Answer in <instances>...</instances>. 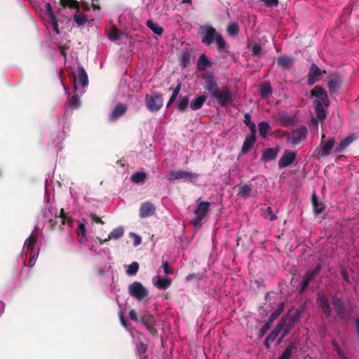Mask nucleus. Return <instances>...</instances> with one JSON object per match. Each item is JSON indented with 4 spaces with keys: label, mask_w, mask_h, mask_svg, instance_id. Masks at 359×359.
<instances>
[{
    "label": "nucleus",
    "mask_w": 359,
    "mask_h": 359,
    "mask_svg": "<svg viewBox=\"0 0 359 359\" xmlns=\"http://www.w3.org/2000/svg\"><path fill=\"white\" fill-rule=\"evenodd\" d=\"M204 83L210 97L215 99L220 107H226L232 104L234 97L231 90L227 86L220 89L219 81L213 75L205 76Z\"/></svg>",
    "instance_id": "f257e3e1"
},
{
    "label": "nucleus",
    "mask_w": 359,
    "mask_h": 359,
    "mask_svg": "<svg viewBox=\"0 0 359 359\" xmlns=\"http://www.w3.org/2000/svg\"><path fill=\"white\" fill-rule=\"evenodd\" d=\"M311 95L317 98L313 101V107L317 118L323 121L327 117L326 109L330 104L327 93L321 86L317 85L311 90Z\"/></svg>",
    "instance_id": "f03ea898"
},
{
    "label": "nucleus",
    "mask_w": 359,
    "mask_h": 359,
    "mask_svg": "<svg viewBox=\"0 0 359 359\" xmlns=\"http://www.w3.org/2000/svg\"><path fill=\"white\" fill-rule=\"evenodd\" d=\"M214 39L217 43L218 50L220 51L225 49L226 44L222 35L217 32L215 27L212 26L208 27L202 36L201 41L206 46H210L213 43Z\"/></svg>",
    "instance_id": "7ed1b4c3"
},
{
    "label": "nucleus",
    "mask_w": 359,
    "mask_h": 359,
    "mask_svg": "<svg viewBox=\"0 0 359 359\" xmlns=\"http://www.w3.org/2000/svg\"><path fill=\"white\" fill-rule=\"evenodd\" d=\"M236 189V196L243 200L248 198H257L259 192L251 182H241L235 187Z\"/></svg>",
    "instance_id": "20e7f679"
},
{
    "label": "nucleus",
    "mask_w": 359,
    "mask_h": 359,
    "mask_svg": "<svg viewBox=\"0 0 359 359\" xmlns=\"http://www.w3.org/2000/svg\"><path fill=\"white\" fill-rule=\"evenodd\" d=\"M210 203L209 202H199L197 208L194 211V218L191 220V224L196 228L200 229L202 225V220L207 215Z\"/></svg>",
    "instance_id": "39448f33"
},
{
    "label": "nucleus",
    "mask_w": 359,
    "mask_h": 359,
    "mask_svg": "<svg viewBox=\"0 0 359 359\" xmlns=\"http://www.w3.org/2000/svg\"><path fill=\"white\" fill-rule=\"evenodd\" d=\"M128 293L138 301L142 300L149 295L148 290L138 281H135L129 285Z\"/></svg>",
    "instance_id": "423d86ee"
},
{
    "label": "nucleus",
    "mask_w": 359,
    "mask_h": 359,
    "mask_svg": "<svg viewBox=\"0 0 359 359\" xmlns=\"http://www.w3.org/2000/svg\"><path fill=\"white\" fill-rule=\"evenodd\" d=\"M145 104L149 111L151 112L158 111L163 104V95L156 93L146 95Z\"/></svg>",
    "instance_id": "0eeeda50"
},
{
    "label": "nucleus",
    "mask_w": 359,
    "mask_h": 359,
    "mask_svg": "<svg viewBox=\"0 0 359 359\" xmlns=\"http://www.w3.org/2000/svg\"><path fill=\"white\" fill-rule=\"evenodd\" d=\"M322 269V265L318 263L311 270H308L304 274L301 283L299 293L302 294L308 287L309 283L318 276Z\"/></svg>",
    "instance_id": "6e6552de"
},
{
    "label": "nucleus",
    "mask_w": 359,
    "mask_h": 359,
    "mask_svg": "<svg viewBox=\"0 0 359 359\" xmlns=\"http://www.w3.org/2000/svg\"><path fill=\"white\" fill-rule=\"evenodd\" d=\"M166 177L170 182L180 179L188 180L191 182H194L198 178V175L185 170H177L168 172L166 175Z\"/></svg>",
    "instance_id": "1a4fd4ad"
},
{
    "label": "nucleus",
    "mask_w": 359,
    "mask_h": 359,
    "mask_svg": "<svg viewBox=\"0 0 359 359\" xmlns=\"http://www.w3.org/2000/svg\"><path fill=\"white\" fill-rule=\"evenodd\" d=\"M325 135L323 134L321 138V142L319 147L316 150L320 156H327L330 154L335 143L334 137L324 141Z\"/></svg>",
    "instance_id": "9d476101"
},
{
    "label": "nucleus",
    "mask_w": 359,
    "mask_h": 359,
    "mask_svg": "<svg viewBox=\"0 0 359 359\" xmlns=\"http://www.w3.org/2000/svg\"><path fill=\"white\" fill-rule=\"evenodd\" d=\"M140 320L153 337H157L158 336V331L154 327L156 321L151 314L144 313L140 317Z\"/></svg>",
    "instance_id": "9b49d317"
},
{
    "label": "nucleus",
    "mask_w": 359,
    "mask_h": 359,
    "mask_svg": "<svg viewBox=\"0 0 359 359\" xmlns=\"http://www.w3.org/2000/svg\"><path fill=\"white\" fill-rule=\"evenodd\" d=\"M332 303L335 312L340 319L344 320L350 316V313H347L345 303L341 298L335 295L333 296L332 298Z\"/></svg>",
    "instance_id": "f8f14e48"
},
{
    "label": "nucleus",
    "mask_w": 359,
    "mask_h": 359,
    "mask_svg": "<svg viewBox=\"0 0 359 359\" xmlns=\"http://www.w3.org/2000/svg\"><path fill=\"white\" fill-rule=\"evenodd\" d=\"M325 72V70L321 71L317 65L314 63L311 64L307 75V84L309 86H313L320 79V76Z\"/></svg>",
    "instance_id": "ddd939ff"
},
{
    "label": "nucleus",
    "mask_w": 359,
    "mask_h": 359,
    "mask_svg": "<svg viewBox=\"0 0 359 359\" xmlns=\"http://www.w3.org/2000/svg\"><path fill=\"white\" fill-rule=\"evenodd\" d=\"M57 219H61L62 225L67 224L69 226H72L73 219L70 217L66 216L65 210L62 208L60 211V214L58 216L55 215V219H50L48 220L49 229L50 231H53L55 229L57 221Z\"/></svg>",
    "instance_id": "4468645a"
},
{
    "label": "nucleus",
    "mask_w": 359,
    "mask_h": 359,
    "mask_svg": "<svg viewBox=\"0 0 359 359\" xmlns=\"http://www.w3.org/2000/svg\"><path fill=\"white\" fill-rule=\"evenodd\" d=\"M307 128L306 126H301L299 128L293 130L291 133L290 136L289 137V139L290 140L291 142L297 145L302 142L303 140H304L306 138L307 136Z\"/></svg>",
    "instance_id": "2eb2a0df"
},
{
    "label": "nucleus",
    "mask_w": 359,
    "mask_h": 359,
    "mask_svg": "<svg viewBox=\"0 0 359 359\" xmlns=\"http://www.w3.org/2000/svg\"><path fill=\"white\" fill-rule=\"evenodd\" d=\"M341 79L337 74H332L329 76L327 86L329 88V93L331 95L339 94V87Z\"/></svg>",
    "instance_id": "dca6fc26"
},
{
    "label": "nucleus",
    "mask_w": 359,
    "mask_h": 359,
    "mask_svg": "<svg viewBox=\"0 0 359 359\" xmlns=\"http://www.w3.org/2000/svg\"><path fill=\"white\" fill-rule=\"evenodd\" d=\"M317 302L325 316L327 318L330 317L332 314V309L330 306L328 298L324 294L318 293L317 294Z\"/></svg>",
    "instance_id": "f3484780"
},
{
    "label": "nucleus",
    "mask_w": 359,
    "mask_h": 359,
    "mask_svg": "<svg viewBox=\"0 0 359 359\" xmlns=\"http://www.w3.org/2000/svg\"><path fill=\"white\" fill-rule=\"evenodd\" d=\"M297 153L295 151H290L285 150L283 155L278 161V166L280 168H283L290 165L296 158Z\"/></svg>",
    "instance_id": "a211bd4d"
},
{
    "label": "nucleus",
    "mask_w": 359,
    "mask_h": 359,
    "mask_svg": "<svg viewBox=\"0 0 359 359\" xmlns=\"http://www.w3.org/2000/svg\"><path fill=\"white\" fill-rule=\"evenodd\" d=\"M156 208L151 202H144L141 204L139 210V215L141 218L152 216L155 213Z\"/></svg>",
    "instance_id": "6ab92c4d"
},
{
    "label": "nucleus",
    "mask_w": 359,
    "mask_h": 359,
    "mask_svg": "<svg viewBox=\"0 0 359 359\" xmlns=\"http://www.w3.org/2000/svg\"><path fill=\"white\" fill-rule=\"evenodd\" d=\"M127 109L128 107L126 104L118 103L109 115V120L111 121H116L126 113Z\"/></svg>",
    "instance_id": "aec40b11"
},
{
    "label": "nucleus",
    "mask_w": 359,
    "mask_h": 359,
    "mask_svg": "<svg viewBox=\"0 0 359 359\" xmlns=\"http://www.w3.org/2000/svg\"><path fill=\"white\" fill-rule=\"evenodd\" d=\"M311 203L313 208V212L316 215L321 214L325 209V204L323 202H320L318 200V196L316 192H313L311 196Z\"/></svg>",
    "instance_id": "412c9836"
},
{
    "label": "nucleus",
    "mask_w": 359,
    "mask_h": 359,
    "mask_svg": "<svg viewBox=\"0 0 359 359\" xmlns=\"http://www.w3.org/2000/svg\"><path fill=\"white\" fill-rule=\"evenodd\" d=\"M294 57L287 55H281L277 57V65L281 69H289L294 63Z\"/></svg>",
    "instance_id": "4be33fe9"
},
{
    "label": "nucleus",
    "mask_w": 359,
    "mask_h": 359,
    "mask_svg": "<svg viewBox=\"0 0 359 359\" xmlns=\"http://www.w3.org/2000/svg\"><path fill=\"white\" fill-rule=\"evenodd\" d=\"M123 232H124V230H123V228L120 226V227H118V228H116L114 229L108 236V238L104 239V240H102L101 238H97V240L99 241L100 242V245H102L104 243H106L107 241L111 240V239H118L120 238L123 235Z\"/></svg>",
    "instance_id": "5701e85b"
},
{
    "label": "nucleus",
    "mask_w": 359,
    "mask_h": 359,
    "mask_svg": "<svg viewBox=\"0 0 359 359\" xmlns=\"http://www.w3.org/2000/svg\"><path fill=\"white\" fill-rule=\"evenodd\" d=\"M355 137L354 135H349L346 137L345 139L341 141L339 146H337L335 149L334 152L336 153H341L344 151L349 145L350 144L355 140Z\"/></svg>",
    "instance_id": "b1692460"
},
{
    "label": "nucleus",
    "mask_w": 359,
    "mask_h": 359,
    "mask_svg": "<svg viewBox=\"0 0 359 359\" xmlns=\"http://www.w3.org/2000/svg\"><path fill=\"white\" fill-rule=\"evenodd\" d=\"M211 66L212 63L205 55L203 54L199 57L197 62V69L199 72H204Z\"/></svg>",
    "instance_id": "393cba45"
},
{
    "label": "nucleus",
    "mask_w": 359,
    "mask_h": 359,
    "mask_svg": "<svg viewBox=\"0 0 359 359\" xmlns=\"http://www.w3.org/2000/svg\"><path fill=\"white\" fill-rule=\"evenodd\" d=\"M206 100L207 96L205 95L198 96L196 97V99L191 102L189 105L190 109L194 111L200 109L203 107Z\"/></svg>",
    "instance_id": "a878e982"
},
{
    "label": "nucleus",
    "mask_w": 359,
    "mask_h": 359,
    "mask_svg": "<svg viewBox=\"0 0 359 359\" xmlns=\"http://www.w3.org/2000/svg\"><path fill=\"white\" fill-rule=\"evenodd\" d=\"M277 154H278V153L274 149H272V148L265 149L263 151V153H262V155L261 157V160L263 162H266V161L273 160L276 158Z\"/></svg>",
    "instance_id": "bb28decb"
},
{
    "label": "nucleus",
    "mask_w": 359,
    "mask_h": 359,
    "mask_svg": "<svg viewBox=\"0 0 359 359\" xmlns=\"http://www.w3.org/2000/svg\"><path fill=\"white\" fill-rule=\"evenodd\" d=\"M285 324V321L282 320L277 326L271 332V333L267 336L268 340H271V341H274L277 337L279 335L280 332L282 331L284 325Z\"/></svg>",
    "instance_id": "cd10ccee"
},
{
    "label": "nucleus",
    "mask_w": 359,
    "mask_h": 359,
    "mask_svg": "<svg viewBox=\"0 0 359 359\" xmlns=\"http://www.w3.org/2000/svg\"><path fill=\"white\" fill-rule=\"evenodd\" d=\"M297 350L294 343H290L277 359H290L294 351Z\"/></svg>",
    "instance_id": "c85d7f7f"
},
{
    "label": "nucleus",
    "mask_w": 359,
    "mask_h": 359,
    "mask_svg": "<svg viewBox=\"0 0 359 359\" xmlns=\"http://www.w3.org/2000/svg\"><path fill=\"white\" fill-rule=\"evenodd\" d=\"M272 93L273 90L269 82L265 83L259 86V93L262 98H267Z\"/></svg>",
    "instance_id": "c756f323"
},
{
    "label": "nucleus",
    "mask_w": 359,
    "mask_h": 359,
    "mask_svg": "<svg viewBox=\"0 0 359 359\" xmlns=\"http://www.w3.org/2000/svg\"><path fill=\"white\" fill-rule=\"evenodd\" d=\"M255 141L256 137L247 135L243 144L241 152L245 154L248 151H249L251 149Z\"/></svg>",
    "instance_id": "7c9ffc66"
},
{
    "label": "nucleus",
    "mask_w": 359,
    "mask_h": 359,
    "mask_svg": "<svg viewBox=\"0 0 359 359\" xmlns=\"http://www.w3.org/2000/svg\"><path fill=\"white\" fill-rule=\"evenodd\" d=\"M78 76L79 81L83 87H86L88 85V78L86 72V70L83 67H79L78 69Z\"/></svg>",
    "instance_id": "2f4dec72"
},
{
    "label": "nucleus",
    "mask_w": 359,
    "mask_h": 359,
    "mask_svg": "<svg viewBox=\"0 0 359 359\" xmlns=\"http://www.w3.org/2000/svg\"><path fill=\"white\" fill-rule=\"evenodd\" d=\"M73 18L78 26H82L88 21L87 15L79 11L74 15Z\"/></svg>",
    "instance_id": "473e14b6"
},
{
    "label": "nucleus",
    "mask_w": 359,
    "mask_h": 359,
    "mask_svg": "<svg viewBox=\"0 0 359 359\" xmlns=\"http://www.w3.org/2000/svg\"><path fill=\"white\" fill-rule=\"evenodd\" d=\"M271 130V126L268 122L262 121L259 123V135L263 138H266L267 133Z\"/></svg>",
    "instance_id": "72a5a7b5"
},
{
    "label": "nucleus",
    "mask_w": 359,
    "mask_h": 359,
    "mask_svg": "<svg viewBox=\"0 0 359 359\" xmlns=\"http://www.w3.org/2000/svg\"><path fill=\"white\" fill-rule=\"evenodd\" d=\"M147 26L152 30V32L158 35H161L163 32V27H160L158 24L154 23L152 20H149L147 22Z\"/></svg>",
    "instance_id": "f704fd0d"
},
{
    "label": "nucleus",
    "mask_w": 359,
    "mask_h": 359,
    "mask_svg": "<svg viewBox=\"0 0 359 359\" xmlns=\"http://www.w3.org/2000/svg\"><path fill=\"white\" fill-rule=\"evenodd\" d=\"M285 321V324L284 325V327L283 328V333H282V335H281V337L280 339L278 340V343H280L281 340L283 338H284L285 337H286L289 332H290V330H292V321L291 320H286V319H283Z\"/></svg>",
    "instance_id": "c9c22d12"
},
{
    "label": "nucleus",
    "mask_w": 359,
    "mask_h": 359,
    "mask_svg": "<svg viewBox=\"0 0 359 359\" xmlns=\"http://www.w3.org/2000/svg\"><path fill=\"white\" fill-rule=\"evenodd\" d=\"M189 102V96H180L177 101V109L180 111H184L188 107Z\"/></svg>",
    "instance_id": "e433bc0d"
},
{
    "label": "nucleus",
    "mask_w": 359,
    "mask_h": 359,
    "mask_svg": "<svg viewBox=\"0 0 359 359\" xmlns=\"http://www.w3.org/2000/svg\"><path fill=\"white\" fill-rule=\"evenodd\" d=\"M108 37L111 41L118 40L121 37V32L116 27H112L108 31Z\"/></svg>",
    "instance_id": "4c0bfd02"
},
{
    "label": "nucleus",
    "mask_w": 359,
    "mask_h": 359,
    "mask_svg": "<svg viewBox=\"0 0 359 359\" xmlns=\"http://www.w3.org/2000/svg\"><path fill=\"white\" fill-rule=\"evenodd\" d=\"M36 241V237L32 233L25 241L24 246L27 248L28 250H33Z\"/></svg>",
    "instance_id": "58836bf2"
},
{
    "label": "nucleus",
    "mask_w": 359,
    "mask_h": 359,
    "mask_svg": "<svg viewBox=\"0 0 359 359\" xmlns=\"http://www.w3.org/2000/svg\"><path fill=\"white\" fill-rule=\"evenodd\" d=\"M60 4L63 8L78 9L79 7V3L76 0H60Z\"/></svg>",
    "instance_id": "ea45409f"
},
{
    "label": "nucleus",
    "mask_w": 359,
    "mask_h": 359,
    "mask_svg": "<svg viewBox=\"0 0 359 359\" xmlns=\"http://www.w3.org/2000/svg\"><path fill=\"white\" fill-rule=\"evenodd\" d=\"M147 175L144 172H137L131 176V180L134 183H140L145 180Z\"/></svg>",
    "instance_id": "a19ab883"
},
{
    "label": "nucleus",
    "mask_w": 359,
    "mask_h": 359,
    "mask_svg": "<svg viewBox=\"0 0 359 359\" xmlns=\"http://www.w3.org/2000/svg\"><path fill=\"white\" fill-rule=\"evenodd\" d=\"M227 32L231 36H236L239 33V26L237 22H231L227 26Z\"/></svg>",
    "instance_id": "79ce46f5"
},
{
    "label": "nucleus",
    "mask_w": 359,
    "mask_h": 359,
    "mask_svg": "<svg viewBox=\"0 0 359 359\" xmlns=\"http://www.w3.org/2000/svg\"><path fill=\"white\" fill-rule=\"evenodd\" d=\"M147 348L148 346L146 344L142 341L140 342L137 347V353L140 358L143 357L144 359L147 358V355H146Z\"/></svg>",
    "instance_id": "37998d69"
},
{
    "label": "nucleus",
    "mask_w": 359,
    "mask_h": 359,
    "mask_svg": "<svg viewBox=\"0 0 359 359\" xmlns=\"http://www.w3.org/2000/svg\"><path fill=\"white\" fill-rule=\"evenodd\" d=\"M294 122V119L292 116L283 114L280 116V123L284 127L291 126Z\"/></svg>",
    "instance_id": "c03bdc74"
},
{
    "label": "nucleus",
    "mask_w": 359,
    "mask_h": 359,
    "mask_svg": "<svg viewBox=\"0 0 359 359\" xmlns=\"http://www.w3.org/2000/svg\"><path fill=\"white\" fill-rule=\"evenodd\" d=\"M248 48L252 52V55L255 56H260L262 52V48L257 43H253L252 44H248Z\"/></svg>",
    "instance_id": "a18cd8bd"
},
{
    "label": "nucleus",
    "mask_w": 359,
    "mask_h": 359,
    "mask_svg": "<svg viewBox=\"0 0 359 359\" xmlns=\"http://www.w3.org/2000/svg\"><path fill=\"white\" fill-rule=\"evenodd\" d=\"M171 284V280L169 278H160L156 282V286L159 289H166Z\"/></svg>",
    "instance_id": "49530a36"
},
{
    "label": "nucleus",
    "mask_w": 359,
    "mask_h": 359,
    "mask_svg": "<svg viewBox=\"0 0 359 359\" xmlns=\"http://www.w3.org/2000/svg\"><path fill=\"white\" fill-rule=\"evenodd\" d=\"M69 105L74 109H77L80 107L81 102L77 95H74L69 98Z\"/></svg>",
    "instance_id": "de8ad7c7"
},
{
    "label": "nucleus",
    "mask_w": 359,
    "mask_h": 359,
    "mask_svg": "<svg viewBox=\"0 0 359 359\" xmlns=\"http://www.w3.org/2000/svg\"><path fill=\"white\" fill-rule=\"evenodd\" d=\"M180 65L182 67H186L190 62L189 53H188L187 52L182 53L180 57Z\"/></svg>",
    "instance_id": "09e8293b"
},
{
    "label": "nucleus",
    "mask_w": 359,
    "mask_h": 359,
    "mask_svg": "<svg viewBox=\"0 0 359 359\" xmlns=\"http://www.w3.org/2000/svg\"><path fill=\"white\" fill-rule=\"evenodd\" d=\"M139 269V264L137 262H133L128 266V268L126 271L127 274L128 275H135L137 273Z\"/></svg>",
    "instance_id": "8fccbe9b"
},
{
    "label": "nucleus",
    "mask_w": 359,
    "mask_h": 359,
    "mask_svg": "<svg viewBox=\"0 0 359 359\" xmlns=\"http://www.w3.org/2000/svg\"><path fill=\"white\" fill-rule=\"evenodd\" d=\"M271 324L266 322L259 330L257 333V337L259 339H262L264 336V334L268 332V330L271 327Z\"/></svg>",
    "instance_id": "3c124183"
},
{
    "label": "nucleus",
    "mask_w": 359,
    "mask_h": 359,
    "mask_svg": "<svg viewBox=\"0 0 359 359\" xmlns=\"http://www.w3.org/2000/svg\"><path fill=\"white\" fill-rule=\"evenodd\" d=\"M332 344L341 359H348L335 340L332 341Z\"/></svg>",
    "instance_id": "603ef678"
},
{
    "label": "nucleus",
    "mask_w": 359,
    "mask_h": 359,
    "mask_svg": "<svg viewBox=\"0 0 359 359\" xmlns=\"http://www.w3.org/2000/svg\"><path fill=\"white\" fill-rule=\"evenodd\" d=\"M264 217H269V219L271 221L275 220L277 217L276 215L273 212V210L271 207H268L266 210L265 213L264 214Z\"/></svg>",
    "instance_id": "864d4df0"
},
{
    "label": "nucleus",
    "mask_w": 359,
    "mask_h": 359,
    "mask_svg": "<svg viewBox=\"0 0 359 359\" xmlns=\"http://www.w3.org/2000/svg\"><path fill=\"white\" fill-rule=\"evenodd\" d=\"M280 313H281V309H277L275 311H273L271 314L267 323H269V324L271 325L273 323V322L280 316Z\"/></svg>",
    "instance_id": "5fc2aeb1"
},
{
    "label": "nucleus",
    "mask_w": 359,
    "mask_h": 359,
    "mask_svg": "<svg viewBox=\"0 0 359 359\" xmlns=\"http://www.w3.org/2000/svg\"><path fill=\"white\" fill-rule=\"evenodd\" d=\"M162 267L165 275L172 273L173 270L170 267L169 263L167 261H163Z\"/></svg>",
    "instance_id": "6e6d98bb"
},
{
    "label": "nucleus",
    "mask_w": 359,
    "mask_h": 359,
    "mask_svg": "<svg viewBox=\"0 0 359 359\" xmlns=\"http://www.w3.org/2000/svg\"><path fill=\"white\" fill-rule=\"evenodd\" d=\"M130 236L133 238L134 239V242H133V245L135 247L140 245L141 242H142V238L140 236H138L137 234L135 233H130Z\"/></svg>",
    "instance_id": "4d7b16f0"
},
{
    "label": "nucleus",
    "mask_w": 359,
    "mask_h": 359,
    "mask_svg": "<svg viewBox=\"0 0 359 359\" xmlns=\"http://www.w3.org/2000/svg\"><path fill=\"white\" fill-rule=\"evenodd\" d=\"M260 1L264 3L268 7H276L279 3L278 0H260Z\"/></svg>",
    "instance_id": "13d9d810"
},
{
    "label": "nucleus",
    "mask_w": 359,
    "mask_h": 359,
    "mask_svg": "<svg viewBox=\"0 0 359 359\" xmlns=\"http://www.w3.org/2000/svg\"><path fill=\"white\" fill-rule=\"evenodd\" d=\"M46 14L48 15V18L50 20L53 19V18H56V16L54 15L51 5L49 3H48L46 5Z\"/></svg>",
    "instance_id": "bf43d9fd"
},
{
    "label": "nucleus",
    "mask_w": 359,
    "mask_h": 359,
    "mask_svg": "<svg viewBox=\"0 0 359 359\" xmlns=\"http://www.w3.org/2000/svg\"><path fill=\"white\" fill-rule=\"evenodd\" d=\"M86 233V230L85 224L83 223H79V224L78 236H81L82 237H85Z\"/></svg>",
    "instance_id": "052dcab7"
},
{
    "label": "nucleus",
    "mask_w": 359,
    "mask_h": 359,
    "mask_svg": "<svg viewBox=\"0 0 359 359\" xmlns=\"http://www.w3.org/2000/svg\"><path fill=\"white\" fill-rule=\"evenodd\" d=\"M180 89H181V84L179 83L177 87L173 90V92H172V94L171 95V97L170 98H171L172 100H176V98L177 97L178 95H179V93L180 91Z\"/></svg>",
    "instance_id": "680f3d73"
},
{
    "label": "nucleus",
    "mask_w": 359,
    "mask_h": 359,
    "mask_svg": "<svg viewBox=\"0 0 359 359\" xmlns=\"http://www.w3.org/2000/svg\"><path fill=\"white\" fill-rule=\"evenodd\" d=\"M50 21H51V24L53 25L54 32L56 34H60L57 18H53V19H51Z\"/></svg>",
    "instance_id": "e2e57ef3"
},
{
    "label": "nucleus",
    "mask_w": 359,
    "mask_h": 359,
    "mask_svg": "<svg viewBox=\"0 0 359 359\" xmlns=\"http://www.w3.org/2000/svg\"><path fill=\"white\" fill-rule=\"evenodd\" d=\"M129 318L132 320L135 321V322H137V321L140 320V319L138 318L137 314L136 311L134 309H130V311H129Z\"/></svg>",
    "instance_id": "0e129e2a"
},
{
    "label": "nucleus",
    "mask_w": 359,
    "mask_h": 359,
    "mask_svg": "<svg viewBox=\"0 0 359 359\" xmlns=\"http://www.w3.org/2000/svg\"><path fill=\"white\" fill-rule=\"evenodd\" d=\"M243 122L244 123L248 126H250V124H253L254 123L251 120V115L248 113H246L245 115H244V120H243Z\"/></svg>",
    "instance_id": "69168bd1"
},
{
    "label": "nucleus",
    "mask_w": 359,
    "mask_h": 359,
    "mask_svg": "<svg viewBox=\"0 0 359 359\" xmlns=\"http://www.w3.org/2000/svg\"><path fill=\"white\" fill-rule=\"evenodd\" d=\"M89 216L93 222H96V223H100L102 224H104V222L99 217H97L95 214L90 213L89 215Z\"/></svg>",
    "instance_id": "338daca9"
},
{
    "label": "nucleus",
    "mask_w": 359,
    "mask_h": 359,
    "mask_svg": "<svg viewBox=\"0 0 359 359\" xmlns=\"http://www.w3.org/2000/svg\"><path fill=\"white\" fill-rule=\"evenodd\" d=\"M248 127L249 128L250 131V133L248 135L253 137H256L255 135H256L257 130H256L255 124V123L250 124Z\"/></svg>",
    "instance_id": "774afa93"
}]
</instances>
